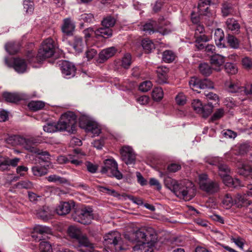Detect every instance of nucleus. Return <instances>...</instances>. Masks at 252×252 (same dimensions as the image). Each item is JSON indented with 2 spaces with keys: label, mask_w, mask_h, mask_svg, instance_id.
Returning <instances> with one entry per match:
<instances>
[{
  "label": "nucleus",
  "mask_w": 252,
  "mask_h": 252,
  "mask_svg": "<svg viewBox=\"0 0 252 252\" xmlns=\"http://www.w3.org/2000/svg\"><path fill=\"white\" fill-rule=\"evenodd\" d=\"M249 149V146L247 143H244L240 145L236 146L231 150L229 153L227 154V156H229L232 155H244L248 151Z\"/></svg>",
  "instance_id": "b1692460"
},
{
  "label": "nucleus",
  "mask_w": 252,
  "mask_h": 252,
  "mask_svg": "<svg viewBox=\"0 0 252 252\" xmlns=\"http://www.w3.org/2000/svg\"><path fill=\"white\" fill-rule=\"evenodd\" d=\"M168 69L166 67H160L158 68V82L159 84H163L166 83L167 79V72Z\"/></svg>",
  "instance_id": "bb28decb"
},
{
  "label": "nucleus",
  "mask_w": 252,
  "mask_h": 252,
  "mask_svg": "<svg viewBox=\"0 0 252 252\" xmlns=\"http://www.w3.org/2000/svg\"><path fill=\"white\" fill-rule=\"evenodd\" d=\"M226 28L234 33H237L239 31L240 25L239 23L234 19L228 18L226 21Z\"/></svg>",
  "instance_id": "c756f323"
},
{
  "label": "nucleus",
  "mask_w": 252,
  "mask_h": 252,
  "mask_svg": "<svg viewBox=\"0 0 252 252\" xmlns=\"http://www.w3.org/2000/svg\"><path fill=\"white\" fill-rule=\"evenodd\" d=\"M37 216L43 220H48L51 218L52 214L48 207H44L37 211Z\"/></svg>",
  "instance_id": "72a5a7b5"
},
{
  "label": "nucleus",
  "mask_w": 252,
  "mask_h": 252,
  "mask_svg": "<svg viewBox=\"0 0 252 252\" xmlns=\"http://www.w3.org/2000/svg\"><path fill=\"white\" fill-rule=\"evenodd\" d=\"M44 131L48 133H53L60 131L58 124L56 123H48L43 126Z\"/></svg>",
  "instance_id": "c03bdc74"
},
{
  "label": "nucleus",
  "mask_w": 252,
  "mask_h": 252,
  "mask_svg": "<svg viewBox=\"0 0 252 252\" xmlns=\"http://www.w3.org/2000/svg\"><path fill=\"white\" fill-rule=\"evenodd\" d=\"M94 19V16L92 13H84L80 16V19L86 22H92Z\"/></svg>",
  "instance_id": "774afa93"
},
{
  "label": "nucleus",
  "mask_w": 252,
  "mask_h": 252,
  "mask_svg": "<svg viewBox=\"0 0 252 252\" xmlns=\"http://www.w3.org/2000/svg\"><path fill=\"white\" fill-rule=\"evenodd\" d=\"M227 42L230 46L233 49H237L239 47L238 39L233 35L228 34L227 37Z\"/></svg>",
  "instance_id": "49530a36"
},
{
  "label": "nucleus",
  "mask_w": 252,
  "mask_h": 252,
  "mask_svg": "<svg viewBox=\"0 0 252 252\" xmlns=\"http://www.w3.org/2000/svg\"><path fill=\"white\" fill-rule=\"evenodd\" d=\"M190 87L194 91H197V89H213V83L209 79L200 80L196 77H192L189 81Z\"/></svg>",
  "instance_id": "dca6fc26"
},
{
  "label": "nucleus",
  "mask_w": 252,
  "mask_h": 252,
  "mask_svg": "<svg viewBox=\"0 0 252 252\" xmlns=\"http://www.w3.org/2000/svg\"><path fill=\"white\" fill-rule=\"evenodd\" d=\"M232 9L231 5L229 3H224L221 8V12L223 16H227L229 14L231 13Z\"/></svg>",
  "instance_id": "6e6d98bb"
},
{
  "label": "nucleus",
  "mask_w": 252,
  "mask_h": 252,
  "mask_svg": "<svg viewBox=\"0 0 252 252\" xmlns=\"http://www.w3.org/2000/svg\"><path fill=\"white\" fill-rule=\"evenodd\" d=\"M213 108V104L211 103H208L207 104L203 106V111L200 114H202L203 117H207L212 113Z\"/></svg>",
  "instance_id": "3c124183"
},
{
  "label": "nucleus",
  "mask_w": 252,
  "mask_h": 252,
  "mask_svg": "<svg viewBox=\"0 0 252 252\" xmlns=\"http://www.w3.org/2000/svg\"><path fill=\"white\" fill-rule=\"evenodd\" d=\"M67 234L70 238L77 241L79 248L83 247L90 250L94 249L93 244L90 242L87 236L82 233L79 227L74 225L69 226L67 230Z\"/></svg>",
  "instance_id": "6e6552de"
},
{
  "label": "nucleus",
  "mask_w": 252,
  "mask_h": 252,
  "mask_svg": "<svg viewBox=\"0 0 252 252\" xmlns=\"http://www.w3.org/2000/svg\"><path fill=\"white\" fill-rule=\"evenodd\" d=\"M226 72L230 74H235L238 71V68L236 64L231 63H226L224 65Z\"/></svg>",
  "instance_id": "09e8293b"
},
{
  "label": "nucleus",
  "mask_w": 252,
  "mask_h": 252,
  "mask_svg": "<svg viewBox=\"0 0 252 252\" xmlns=\"http://www.w3.org/2000/svg\"><path fill=\"white\" fill-rule=\"evenodd\" d=\"M5 48L9 54H14L19 50V45L17 43L10 42L5 45Z\"/></svg>",
  "instance_id": "ea45409f"
},
{
  "label": "nucleus",
  "mask_w": 252,
  "mask_h": 252,
  "mask_svg": "<svg viewBox=\"0 0 252 252\" xmlns=\"http://www.w3.org/2000/svg\"><path fill=\"white\" fill-rule=\"evenodd\" d=\"M97 188L99 191L106 193L108 195H110L114 197H117L119 199H121V198L123 197V195L120 194L115 190L109 189L107 187L103 186H98Z\"/></svg>",
  "instance_id": "c9c22d12"
},
{
  "label": "nucleus",
  "mask_w": 252,
  "mask_h": 252,
  "mask_svg": "<svg viewBox=\"0 0 252 252\" xmlns=\"http://www.w3.org/2000/svg\"><path fill=\"white\" fill-rule=\"evenodd\" d=\"M3 96L6 101L9 102H17V101H19L21 99L20 96L18 94L10 93H4Z\"/></svg>",
  "instance_id": "37998d69"
},
{
  "label": "nucleus",
  "mask_w": 252,
  "mask_h": 252,
  "mask_svg": "<svg viewBox=\"0 0 252 252\" xmlns=\"http://www.w3.org/2000/svg\"><path fill=\"white\" fill-rule=\"evenodd\" d=\"M197 12L194 11L191 15V20L193 23H198L201 20L208 21L210 23L213 22L215 12L211 9L210 0H200L198 4Z\"/></svg>",
  "instance_id": "7ed1b4c3"
},
{
  "label": "nucleus",
  "mask_w": 252,
  "mask_h": 252,
  "mask_svg": "<svg viewBox=\"0 0 252 252\" xmlns=\"http://www.w3.org/2000/svg\"><path fill=\"white\" fill-rule=\"evenodd\" d=\"M192 107L194 110L197 113L200 114L202 112L203 105L201 101L199 99H194L191 103Z\"/></svg>",
  "instance_id": "864d4df0"
},
{
  "label": "nucleus",
  "mask_w": 252,
  "mask_h": 252,
  "mask_svg": "<svg viewBox=\"0 0 252 252\" xmlns=\"http://www.w3.org/2000/svg\"><path fill=\"white\" fill-rule=\"evenodd\" d=\"M115 19L109 16L103 19L101 22V25L102 27L110 28L115 25Z\"/></svg>",
  "instance_id": "8fccbe9b"
},
{
  "label": "nucleus",
  "mask_w": 252,
  "mask_h": 252,
  "mask_svg": "<svg viewBox=\"0 0 252 252\" xmlns=\"http://www.w3.org/2000/svg\"><path fill=\"white\" fill-rule=\"evenodd\" d=\"M146 237L145 232L141 229L125 234L126 239L130 242L139 243L133 247L134 252H153V247L156 248L158 243L157 242L145 243Z\"/></svg>",
  "instance_id": "f03ea898"
},
{
  "label": "nucleus",
  "mask_w": 252,
  "mask_h": 252,
  "mask_svg": "<svg viewBox=\"0 0 252 252\" xmlns=\"http://www.w3.org/2000/svg\"><path fill=\"white\" fill-rule=\"evenodd\" d=\"M5 63L10 67H13L14 70L19 73H23L27 69V65L24 60L21 58L8 59L5 58Z\"/></svg>",
  "instance_id": "2eb2a0df"
},
{
  "label": "nucleus",
  "mask_w": 252,
  "mask_h": 252,
  "mask_svg": "<svg viewBox=\"0 0 252 252\" xmlns=\"http://www.w3.org/2000/svg\"><path fill=\"white\" fill-rule=\"evenodd\" d=\"M117 50L114 47H111L102 50L99 53V58L104 61L113 56L116 53Z\"/></svg>",
  "instance_id": "a878e982"
},
{
  "label": "nucleus",
  "mask_w": 252,
  "mask_h": 252,
  "mask_svg": "<svg viewBox=\"0 0 252 252\" xmlns=\"http://www.w3.org/2000/svg\"><path fill=\"white\" fill-rule=\"evenodd\" d=\"M218 167L219 175L221 178L230 174L229 168L226 164H224L222 161L218 164Z\"/></svg>",
  "instance_id": "4c0bfd02"
},
{
  "label": "nucleus",
  "mask_w": 252,
  "mask_h": 252,
  "mask_svg": "<svg viewBox=\"0 0 252 252\" xmlns=\"http://www.w3.org/2000/svg\"><path fill=\"white\" fill-rule=\"evenodd\" d=\"M194 23L196 24L195 32V46L198 50H201L205 47L202 42H208L210 40V37L203 34L205 29L204 26L199 23Z\"/></svg>",
  "instance_id": "4468645a"
},
{
  "label": "nucleus",
  "mask_w": 252,
  "mask_h": 252,
  "mask_svg": "<svg viewBox=\"0 0 252 252\" xmlns=\"http://www.w3.org/2000/svg\"><path fill=\"white\" fill-rule=\"evenodd\" d=\"M40 143L39 139L31 137L25 138H19V144L27 151L38 155L39 158L43 161H46L49 158V154L46 151H43L37 148L36 146Z\"/></svg>",
  "instance_id": "423d86ee"
},
{
  "label": "nucleus",
  "mask_w": 252,
  "mask_h": 252,
  "mask_svg": "<svg viewBox=\"0 0 252 252\" xmlns=\"http://www.w3.org/2000/svg\"><path fill=\"white\" fill-rule=\"evenodd\" d=\"M86 45V43L83 42L82 37L79 36L74 37L72 46L76 52L79 53L82 52Z\"/></svg>",
  "instance_id": "2f4dec72"
},
{
  "label": "nucleus",
  "mask_w": 252,
  "mask_h": 252,
  "mask_svg": "<svg viewBox=\"0 0 252 252\" xmlns=\"http://www.w3.org/2000/svg\"><path fill=\"white\" fill-rule=\"evenodd\" d=\"M20 160L17 158L10 159L8 158L0 157V170H7L9 166H16Z\"/></svg>",
  "instance_id": "4be33fe9"
},
{
  "label": "nucleus",
  "mask_w": 252,
  "mask_h": 252,
  "mask_svg": "<svg viewBox=\"0 0 252 252\" xmlns=\"http://www.w3.org/2000/svg\"><path fill=\"white\" fill-rule=\"evenodd\" d=\"M251 204V202L249 200L246 194L243 195L238 194L235 198V204H236L238 207H241L243 205H249Z\"/></svg>",
  "instance_id": "c85d7f7f"
},
{
  "label": "nucleus",
  "mask_w": 252,
  "mask_h": 252,
  "mask_svg": "<svg viewBox=\"0 0 252 252\" xmlns=\"http://www.w3.org/2000/svg\"><path fill=\"white\" fill-rule=\"evenodd\" d=\"M142 46L145 51L148 53L155 48L154 43L148 38L144 39L142 41Z\"/></svg>",
  "instance_id": "79ce46f5"
},
{
  "label": "nucleus",
  "mask_w": 252,
  "mask_h": 252,
  "mask_svg": "<svg viewBox=\"0 0 252 252\" xmlns=\"http://www.w3.org/2000/svg\"><path fill=\"white\" fill-rule=\"evenodd\" d=\"M74 151L76 155L73 156H69L68 158V162H70L76 166H78L82 163V161L81 159L83 157L85 156V154L82 153H80L79 150L75 149Z\"/></svg>",
  "instance_id": "393cba45"
},
{
  "label": "nucleus",
  "mask_w": 252,
  "mask_h": 252,
  "mask_svg": "<svg viewBox=\"0 0 252 252\" xmlns=\"http://www.w3.org/2000/svg\"><path fill=\"white\" fill-rule=\"evenodd\" d=\"M79 126L87 132L92 133L94 136H97L100 133V126L87 115H83L80 117Z\"/></svg>",
  "instance_id": "9b49d317"
},
{
  "label": "nucleus",
  "mask_w": 252,
  "mask_h": 252,
  "mask_svg": "<svg viewBox=\"0 0 252 252\" xmlns=\"http://www.w3.org/2000/svg\"><path fill=\"white\" fill-rule=\"evenodd\" d=\"M176 55L171 50H166L162 54V60L167 63L172 62L175 59Z\"/></svg>",
  "instance_id": "a19ab883"
},
{
  "label": "nucleus",
  "mask_w": 252,
  "mask_h": 252,
  "mask_svg": "<svg viewBox=\"0 0 252 252\" xmlns=\"http://www.w3.org/2000/svg\"><path fill=\"white\" fill-rule=\"evenodd\" d=\"M120 151L122 159L127 165L135 163V154L131 147L125 146L122 148Z\"/></svg>",
  "instance_id": "f3484780"
},
{
  "label": "nucleus",
  "mask_w": 252,
  "mask_h": 252,
  "mask_svg": "<svg viewBox=\"0 0 252 252\" xmlns=\"http://www.w3.org/2000/svg\"><path fill=\"white\" fill-rule=\"evenodd\" d=\"M104 244L114 252H124L127 249L121 234L117 231H111L104 236Z\"/></svg>",
  "instance_id": "39448f33"
},
{
  "label": "nucleus",
  "mask_w": 252,
  "mask_h": 252,
  "mask_svg": "<svg viewBox=\"0 0 252 252\" xmlns=\"http://www.w3.org/2000/svg\"><path fill=\"white\" fill-rule=\"evenodd\" d=\"M141 29L146 33L158 32L162 35L167 34L172 30L170 23L164 21H160L158 24L156 21H150L145 24Z\"/></svg>",
  "instance_id": "0eeeda50"
},
{
  "label": "nucleus",
  "mask_w": 252,
  "mask_h": 252,
  "mask_svg": "<svg viewBox=\"0 0 252 252\" xmlns=\"http://www.w3.org/2000/svg\"><path fill=\"white\" fill-rule=\"evenodd\" d=\"M225 86L227 88L228 91L230 93H243L242 88L244 87H240L238 83L230 81L226 83Z\"/></svg>",
  "instance_id": "473e14b6"
},
{
  "label": "nucleus",
  "mask_w": 252,
  "mask_h": 252,
  "mask_svg": "<svg viewBox=\"0 0 252 252\" xmlns=\"http://www.w3.org/2000/svg\"><path fill=\"white\" fill-rule=\"evenodd\" d=\"M121 65L125 68H128L131 63V55L128 54H126L122 60Z\"/></svg>",
  "instance_id": "603ef678"
},
{
  "label": "nucleus",
  "mask_w": 252,
  "mask_h": 252,
  "mask_svg": "<svg viewBox=\"0 0 252 252\" xmlns=\"http://www.w3.org/2000/svg\"><path fill=\"white\" fill-rule=\"evenodd\" d=\"M224 114V111L222 108L218 109L213 116L212 117V120L215 121L221 118Z\"/></svg>",
  "instance_id": "338daca9"
},
{
  "label": "nucleus",
  "mask_w": 252,
  "mask_h": 252,
  "mask_svg": "<svg viewBox=\"0 0 252 252\" xmlns=\"http://www.w3.org/2000/svg\"><path fill=\"white\" fill-rule=\"evenodd\" d=\"M231 240L241 250H243L245 244V240L240 237H232Z\"/></svg>",
  "instance_id": "052dcab7"
},
{
  "label": "nucleus",
  "mask_w": 252,
  "mask_h": 252,
  "mask_svg": "<svg viewBox=\"0 0 252 252\" xmlns=\"http://www.w3.org/2000/svg\"><path fill=\"white\" fill-rule=\"evenodd\" d=\"M94 34L96 36H102L104 38H108L112 35V31L109 28L102 27L95 30Z\"/></svg>",
  "instance_id": "7c9ffc66"
},
{
  "label": "nucleus",
  "mask_w": 252,
  "mask_h": 252,
  "mask_svg": "<svg viewBox=\"0 0 252 252\" xmlns=\"http://www.w3.org/2000/svg\"><path fill=\"white\" fill-rule=\"evenodd\" d=\"M61 71L64 78L69 79L74 76L76 68L73 63L65 61L61 63Z\"/></svg>",
  "instance_id": "a211bd4d"
},
{
  "label": "nucleus",
  "mask_w": 252,
  "mask_h": 252,
  "mask_svg": "<svg viewBox=\"0 0 252 252\" xmlns=\"http://www.w3.org/2000/svg\"><path fill=\"white\" fill-rule=\"evenodd\" d=\"M165 187L180 198L189 201L194 197L196 189L193 184L187 180L177 181L170 177L164 180Z\"/></svg>",
  "instance_id": "f257e3e1"
},
{
  "label": "nucleus",
  "mask_w": 252,
  "mask_h": 252,
  "mask_svg": "<svg viewBox=\"0 0 252 252\" xmlns=\"http://www.w3.org/2000/svg\"><path fill=\"white\" fill-rule=\"evenodd\" d=\"M72 218L74 221L82 224H90L93 219L92 209L89 207H85L79 210L72 215Z\"/></svg>",
  "instance_id": "f8f14e48"
},
{
  "label": "nucleus",
  "mask_w": 252,
  "mask_h": 252,
  "mask_svg": "<svg viewBox=\"0 0 252 252\" xmlns=\"http://www.w3.org/2000/svg\"><path fill=\"white\" fill-rule=\"evenodd\" d=\"M55 51L54 41L51 38H48L42 42L36 57L32 52L28 53V60L30 63H41L46 58L51 57Z\"/></svg>",
  "instance_id": "20e7f679"
},
{
  "label": "nucleus",
  "mask_w": 252,
  "mask_h": 252,
  "mask_svg": "<svg viewBox=\"0 0 252 252\" xmlns=\"http://www.w3.org/2000/svg\"><path fill=\"white\" fill-rule=\"evenodd\" d=\"M95 30L93 28H89L83 31V33L84 34V36L86 39V45H89V38L91 37L92 35L94 33Z\"/></svg>",
  "instance_id": "680f3d73"
},
{
  "label": "nucleus",
  "mask_w": 252,
  "mask_h": 252,
  "mask_svg": "<svg viewBox=\"0 0 252 252\" xmlns=\"http://www.w3.org/2000/svg\"><path fill=\"white\" fill-rule=\"evenodd\" d=\"M197 182L200 189L208 193L212 194L217 192L220 189L218 183L209 179L206 174H199Z\"/></svg>",
  "instance_id": "9d476101"
},
{
  "label": "nucleus",
  "mask_w": 252,
  "mask_h": 252,
  "mask_svg": "<svg viewBox=\"0 0 252 252\" xmlns=\"http://www.w3.org/2000/svg\"><path fill=\"white\" fill-rule=\"evenodd\" d=\"M205 161L210 165L218 166L222 161L221 158L219 157H207L205 159Z\"/></svg>",
  "instance_id": "bf43d9fd"
},
{
  "label": "nucleus",
  "mask_w": 252,
  "mask_h": 252,
  "mask_svg": "<svg viewBox=\"0 0 252 252\" xmlns=\"http://www.w3.org/2000/svg\"><path fill=\"white\" fill-rule=\"evenodd\" d=\"M47 180L50 182L63 183L66 182V180L56 175H51L47 178Z\"/></svg>",
  "instance_id": "4d7b16f0"
},
{
  "label": "nucleus",
  "mask_w": 252,
  "mask_h": 252,
  "mask_svg": "<svg viewBox=\"0 0 252 252\" xmlns=\"http://www.w3.org/2000/svg\"><path fill=\"white\" fill-rule=\"evenodd\" d=\"M221 134L224 137L226 138L234 139L237 136V134L236 132L229 129L223 130V131H222Z\"/></svg>",
  "instance_id": "0e129e2a"
},
{
  "label": "nucleus",
  "mask_w": 252,
  "mask_h": 252,
  "mask_svg": "<svg viewBox=\"0 0 252 252\" xmlns=\"http://www.w3.org/2000/svg\"><path fill=\"white\" fill-rule=\"evenodd\" d=\"M76 117L75 114L68 111L63 114L57 123L60 131L73 133L76 130Z\"/></svg>",
  "instance_id": "1a4fd4ad"
},
{
  "label": "nucleus",
  "mask_w": 252,
  "mask_h": 252,
  "mask_svg": "<svg viewBox=\"0 0 252 252\" xmlns=\"http://www.w3.org/2000/svg\"><path fill=\"white\" fill-rule=\"evenodd\" d=\"M176 101L179 105H183L186 103V97L185 94L182 93H179L176 97Z\"/></svg>",
  "instance_id": "69168bd1"
},
{
  "label": "nucleus",
  "mask_w": 252,
  "mask_h": 252,
  "mask_svg": "<svg viewBox=\"0 0 252 252\" xmlns=\"http://www.w3.org/2000/svg\"><path fill=\"white\" fill-rule=\"evenodd\" d=\"M214 39L216 45L219 47H224L225 46L222 43V41L224 39V33L223 31L220 29H217L215 31Z\"/></svg>",
  "instance_id": "cd10ccee"
},
{
  "label": "nucleus",
  "mask_w": 252,
  "mask_h": 252,
  "mask_svg": "<svg viewBox=\"0 0 252 252\" xmlns=\"http://www.w3.org/2000/svg\"><path fill=\"white\" fill-rule=\"evenodd\" d=\"M29 108L33 111L42 109L45 106V103L42 101H31L28 104Z\"/></svg>",
  "instance_id": "e433bc0d"
},
{
  "label": "nucleus",
  "mask_w": 252,
  "mask_h": 252,
  "mask_svg": "<svg viewBox=\"0 0 252 252\" xmlns=\"http://www.w3.org/2000/svg\"><path fill=\"white\" fill-rule=\"evenodd\" d=\"M40 252H52L51 245L47 242L42 241L39 245Z\"/></svg>",
  "instance_id": "5fc2aeb1"
},
{
  "label": "nucleus",
  "mask_w": 252,
  "mask_h": 252,
  "mask_svg": "<svg viewBox=\"0 0 252 252\" xmlns=\"http://www.w3.org/2000/svg\"><path fill=\"white\" fill-rule=\"evenodd\" d=\"M51 233V229L46 226L38 225L33 229L32 236L36 241H39L43 238L42 235Z\"/></svg>",
  "instance_id": "aec40b11"
},
{
  "label": "nucleus",
  "mask_w": 252,
  "mask_h": 252,
  "mask_svg": "<svg viewBox=\"0 0 252 252\" xmlns=\"http://www.w3.org/2000/svg\"><path fill=\"white\" fill-rule=\"evenodd\" d=\"M210 63L213 70L219 72L225 62V57L221 55L216 54L210 57Z\"/></svg>",
  "instance_id": "6ab92c4d"
},
{
  "label": "nucleus",
  "mask_w": 252,
  "mask_h": 252,
  "mask_svg": "<svg viewBox=\"0 0 252 252\" xmlns=\"http://www.w3.org/2000/svg\"><path fill=\"white\" fill-rule=\"evenodd\" d=\"M153 84L150 81H146L141 83L139 86V89L141 92H147L152 88Z\"/></svg>",
  "instance_id": "13d9d810"
},
{
  "label": "nucleus",
  "mask_w": 252,
  "mask_h": 252,
  "mask_svg": "<svg viewBox=\"0 0 252 252\" xmlns=\"http://www.w3.org/2000/svg\"><path fill=\"white\" fill-rule=\"evenodd\" d=\"M101 172L119 180L123 177L122 173L118 169V164L114 159H107L104 161Z\"/></svg>",
  "instance_id": "ddd939ff"
},
{
  "label": "nucleus",
  "mask_w": 252,
  "mask_h": 252,
  "mask_svg": "<svg viewBox=\"0 0 252 252\" xmlns=\"http://www.w3.org/2000/svg\"><path fill=\"white\" fill-rule=\"evenodd\" d=\"M153 99L155 101H159L161 100L163 96V92L161 88H155L152 94Z\"/></svg>",
  "instance_id": "a18cd8bd"
},
{
  "label": "nucleus",
  "mask_w": 252,
  "mask_h": 252,
  "mask_svg": "<svg viewBox=\"0 0 252 252\" xmlns=\"http://www.w3.org/2000/svg\"><path fill=\"white\" fill-rule=\"evenodd\" d=\"M73 206V202H62L57 207L56 211L59 215H65L70 212Z\"/></svg>",
  "instance_id": "5701e85b"
},
{
  "label": "nucleus",
  "mask_w": 252,
  "mask_h": 252,
  "mask_svg": "<svg viewBox=\"0 0 252 252\" xmlns=\"http://www.w3.org/2000/svg\"><path fill=\"white\" fill-rule=\"evenodd\" d=\"M75 26L74 23L70 18L63 19V24L61 26L62 32L67 36L73 35L75 30Z\"/></svg>",
  "instance_id": "412c9836"
},
{
  "label": "nucleus",
  "mask_w": 252,
  "mask_h": 252,
  "mask_svg": "<svg viewBox=\"0 0 252 252\" xmlns=\"http://www.w3.org/2000/svg\"><path fill=\"white\" fill-rule=\"evenodd\" d=\"M212 66H210L208 63H203L199 65V70L200 72L203 75L208 76L212 73Z\"/></svg>",
  "instance_id": "f704fd0d"
},
{
  "label": "nucleus",
  "mask_w": 252,
  "mask_h": 252,
  "mask_svg": "<svg viewBox=\"0 0 252 252\" xmlns=\"http://www.w3.org/2000/svg\"><path fill=\"white\" fill-rule=\"evenodd\" d=\"M33 174L35 176H42L47 173V169L44 166L38 165L34 166L32 168Z\"/></svg>",
  "instance_id": "58836bf2"
},
{
  "label": "nucleus",
  "mask_w": 252,
  "mask_h": 252,
  "mask_svg": "<svg viewBox=\"0 0 252 252\" xmlns=\"http://www.w3.org/2000/svg\"><path fill=\"white\" fill-rule=\"evenodd\" d=\"M222 203L224 207L228 209L235 204V199H233L231 195L226 194L223 198Z\"/></svg>",
  "instance_id": "de8ad7c7"
},
{
  "label": "nucleus",
  "mask_w": 252,
  "mask_h": 252,
  "mask_svg": "<svg viewBox=\"0 0 252 252\" xmlns=\"http://www.w3.org/2000/svg\"><path fill=\"white\" fill-rule=\"evenodd\" d=\"M24 8L27 13H31L34 9L33 3L30 0H25L23 3Z\"/></svg>",
  "instance_id": "e2e57ef3"
}]
</instances>
